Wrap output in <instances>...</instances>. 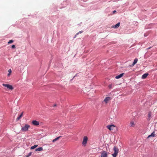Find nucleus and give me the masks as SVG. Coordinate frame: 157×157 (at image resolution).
<instances>
[{
	"instance_id": "obj_1",
	"label": "nucleus",
	"mask_w": 157,
	"mask_h": 157,
	"mask_svg": "<svg viewBox=\"0 0 157 157\" xmlns=\"http://www.w3.org/2000/svg\"><path fill=\"white\" fill-rule=\"evenodd\" d=\"M113 150L114 151V153L112 154L113 157H116L119 152V149L116 146H114Z\"/></svg>"
},
{
	"instance_id": "obj_2",
	"label": "nucleus",
	"mask_w": 157,
	"mask_h": 157,
	"mask_svg": "<svg viewBox=\"0 0 157 157\" xmlns=\"http://www.w3.org/2000/svg\"><path fill=\"white\" fill-rule=\"evenodd\" d=\"M30 127L29 125L25 124L24 127H22L21 130L24 132L27 131Z\"/></svg>"
},
{
	"instance_id": "obj_3",
	"label": "nucleus",
	"mask_w": 157,
	"mask_h": 157,
	"mask_svg": "<svg viewBox=\"0 0 157 157\" xmlns=\"http://www.w3.org/2000/svg\"><path fill=\"white\" fill-rule=\"evenodd\" d=\"M2 85L3 86L6 87L7 89H9V90H12L13 89V88L12 86L9 84L3 83L2 84Z\"/></svg>"
},
{
	"instance_id": "obj_4",
	"label": "nucleus",
	"mask_w": 157,
	"mask_h": 157,
	"mask_svg": "<svg viewBox=\"0 0 157 157\" xmlns=\"http://www.w3.org/2000/svg\"><path fill=\"white\" fill-rule=\"evenodd\" d=\"M88 138L86 136H85L83 137L82 141V144L83 146H86L87 143Z\"/></svg>"
},
{
	"instance_id": "obj_5",
	"label": "nucleus",
	"mask_w": 157,
	"mask_h": 157,
	"mask_svg": "<svg viewBox=\"0 0 157 157\" xmlns=\"http://www.w3.org/2000/svg\"><path fill=\"white\" fill-rule=\"evenodd\" d=\"M101 156L100 157H107L108 153L105 151H103L101 152Z\"/></svg>"
},
{
	"instance_id": "obj_6",
	"label": "nucleus",
	"mask_w": 157,
	"mask_h": 157,
	"mask_svg": "<svg viewBox=\"0 0 157 157\" xmlns=\"http://www.w3.org/2000/svg\"><path fill=\"white\" fill-rule=\"evenodd\" d=\"M106 127L107 128L109 129L111 131L114 129L115 127V126L113 125H107Z\"/></svg>"
},
{
	"instance_id": "obj_7",
	"label": "nucleus",
	"mask_w": 157,
	"mask_h": 157,
	"mask_svg": "<svg viewBox=\"0 0 157 157\" xmlns=\"http://www.w3.org/2000/svg\"><path fill=\"white\" fill-rule=\"evenodd\" d=\"M32 123L33 125L35 126H37L38 125H39V122L38 121H37L36 120L33 121Z\"/></svg>"
},
{
	"instance_id": "obj_8",
	"label": "nucleus",
	"mask_w": 157,
	"mask_h": 157,
	"mask_svg": "<svg viewBox=\"0 0 157 157\" xmlns=\"http://www.w3.org/2000/svg\"><path fill=\"white\" fill-rule=\"evenodd\" d=\"M110 100V98L109 97H106L104 100V101L106 104Z\"/></svg>"
},
{
	"instance_id": "obj_9",
	"label": "nucleus",
	"mask_w": 157,
	"mask_h": 157,
	"mask_svg": "<svg viewBox=\"0 0 157 157\" xmlns=\"http://www.w3.org/2000/svg\"><path fill=\"white\" fill-rule=\"evenodd\" d=\"M124 74V73L120 74L118 75L117 76L115 77L116 79H118L122 77Z\"/></svg>"
},
{
	"instance_id": "obj_10",
	"label": "nucleus",
	"mask_w": 157,
	"mask_h": 157,
	"mask_svg": "<svg viewBox=\"0 0 157 157\" xmlns=\"http://www.w3.org/2000/svg\"><path fill=\"white\" fill-rule=\"evenodd\" d=\"M148 75V73H145L142 76V78L143 79H145Z\"/></svg>"
},
{
	"instance_id": "obj_11",
	"label": "nucleus",
	"mask_w": 157,
	"mask_h": 157,
	"mask_svg": "<svg viewBox=\"0 0 157 157\" xmlns=\"http://www.w3.org/2000/svg\"><path fill=\"white\" fill-rule=\"evenodd\" d=\"M120 22H118L116 25L113 26V27L114 28H118L120 25Z\"/></svg>"
},
{
	"instance_id": "obj_12",
	"label": "nucleus",
	"mask_w": 157,
	"mask_h": 157,
	"mask_svg": "<svg viewBox=\"0 0 157 157\" xmlns=\"http://www.w3.org/2000/svg\"><path fill=\"white\" fill-rule=\"evenodd\" d=\"M23 112H22L21 113V114H20V115L18 117H17V118L16 119V120L17 121H18L19 120H20V119L21 118V117L23 116Z\"/></svg>"
},
{
	"instance_id": "obj_13",
	"label": "nucleus",
	"mask_w": 157,
	"mask_h": 157,
	"mask_svg": "<svg viewBox=\"0 0 157 157\" xmlns=\"http://www.w3.org/2000/svg\"><path fill=\"white\" fill-rule=\"evenodd\" d=\"M155 132H154L152 133H151V135H149L147 137V138H148L151 136L154 137L155 136Z\"/></svg>"
},
{
	"instance_id": "obj_14",
	"label": "nucleus",
	"mask_w": 157,
	"mask_h": 157,
	"mask_svg": "<svg viewBox=\"0 0 157 157\" xmlns=\"http://www.w3.org/2000/svg\"><path fill=\"white\" fill-rule=\"evenodd\" d=\"M43 150V148L42 147H39L36 148L35 149L36 151H40Z\"/></svg>"
},
{
	"instance_id": "obj_15",
	"label": "nucleus",
	"mask_w": 157,
	"mask_h": 157,
	"mask_svg": "<svg viewBox=\"0 0 157 157\" xmlns=\"http://www.w3.org/2000/svg\"><path fill=\"white\" fill-rule=\"evenodd\" d=\"M61 136H59V137H57L56 138H55V139H53V140H52V142H55V141H57V140H59V139L60 137H61Z\"/></svg>"
},
{
	"instance_id": "obj_16",
	"label": "nucleus",
	"mask_w": 157,
	"mask_h": 157,
	"mask_svg": "<svg viewBox=\"0 0 157 157\" xmlns=\"http://www.w3.org/2000/svg\"><path fill=\"white\" fill-rule=\"evenodd\" d=\"M137 61H138V59L137 58L135 59L134 60V62L132 64L133 66L134 65L137 63Z\"/></svg>"
},
{
	"instance_id": "obj_17",
	"label": "nucleus",
	"mask_w": 157,
	"mask_h": 157,
	"mask_svg": "<svg viewBox=\"0 0 157 157\" xmlns=\"http://www.w3.org/2000/svg\"><path fill=\"white\" fill-rule=\"evenodd\" d=\"M130 125L131 127H134L135 126V124L133 121H132L130 122Z\"/></svg>"
},
{
	"instance_id": "obj_18",
	"label": "nucleus",
	"mask_w": 157,
	"mask_h": 157,
	"mask_svg": "<svg viewBox=\"0 0 157 157\" xmlns=\"http://www.w3.org/2000/svg\"><path fill=\"white\" fill-rule=\"evenodd\" d=\"M38 146V145H34L33 146L31 147V149H33L35 148L36 147H37Z\"/></svg>"
},
{
	"instance_id": "obj_19",
	"label": "nucleus",
	"mask_w": 157,
	"mask_h": 157,
	"mask_svg": "<svg viewBox=\"0 0 157 157\" xmlns=\"http://www.w3.org/2000/svg\"><path fill=\"white\" fill-rule=\"evenodd\" d=\"M8 72H9V74L8 75V76H9L10 75L11 73V72H12V71H11V69H10L9 70H8Z\"/></svg>"
},
{
	"instance_id": "obj_20",
	"label": "nucleus",
	"mask_w": 157,
	"mask_h": 157,
	"mask_svg": "<svg viewBox=\"0 0 157 157\" xmlns=\"http://www.w3.org/2000/svg\"><path fill=\"white\" fill-rule=\"evenodd\" d=\"M13 40H10L8 42V44H10L13 43Z\"/></svg>"
},
{
	"instance_id": "obj_21",
	"label": "nucleus",
	"mask_w": 157,
	"mask_h": 157,
	"mask_svg": "<svg viewBox=\"0 0 157 157\" xmlns=\"http://www.w3.org/2000/svg\"><path fill=\"white\" fill-rule=\"evenodd\" d=\"M151 112H149L148 114V117L149 118H150L151 117Z\"/></svg>"
},
{
	"instance_id": "obj_22",
	"label": "nucleus",
	"mask_w": 157,
	"mask_h": 157,
	"mask_svg": "<svg viewBox=\"0 0 157 157\" xmlns=\"http://www.w3.org/2000/svg\"><path fill=\"white\" fill-rule=\"evenodd\" d=\"M32 152H30L29 154L28 155H27L26 157H29L31 156L32 155Z\"/></svg>"
},
{
	"instance_id": "obj_23",
	"label": "nucleus",
	"mask_w": 157,
	"mask_h": 157,
	"mask_svg": "<svg viewBox=\"0 0 157 157\" xmlns=\"http://www.w3.org/2000/svg\"><path fill=\"white\" fill-rule=\"evenodd\" d=\"M109 88V89H111L112 88V84H110L108 86Z\"/></svg>"
},
{
	"instance_id": "obj_24",
	"label": "nucleus",
	"mask_w": 157,
	"mask_h": 157,
	"mask_svg": "<svg viewBox=\"0 0 157 157\" xmlns=\"http://www.w3.org/2000/svg\"><path fill=\"white\" fill-rule=\"evenodd\" d=\"M79 33H77L76 35H75V36L74 37V38H75L76 36L78 35L79 34Z\"/></svg>"
},
{
	"instance_id": "obj_25",
	"label": "nucleus",
	"mask_w": 157,
	"mask_h": 157,
	"mask_svg": "<svg viewBox=\"0 0 157 157\" xmlns=\"http://www.w3.org/2000/svg\"><path fill=\"white\" fill-rule=\"evenodd\" d=\"M11 47L12 48H15V45H12Z\"/></svg>"
},
{
	"instance_id": "obj_26",
	"label": "nucleus",
	"mask_w": 157,
	"mask_h": 157,
	"mask_svg": "<svg viewBox=\"0 0 157 157\" xmlns=\"http://www.w3.org/2000/svg\"><path fill=\"white\" fill-rule=\"evenodd\" d=\"M83 32V31H81L79 32V33H82Z\"/></svg>"
},
{
	"instance_id": "obj_27",
	"label": "nucleus",
	"mask_w": 157,
	"mask_h": 157,
	"mask_svg": "<svg viewBox=\"0 0 157 157\" xmlns=\"http://www.w3.org/2000/svg\"><path fill=\"white\" fill-rule=\"evenodd\" d=\"M151 48V47H149L148 48H147V49H149Z\"/></svg>"
},
{
	"instance_id": "obj_28",
	"label": "nucleus",
	"mask_w": 157,
	"mask_h": 157,
	"mask_svg": "<svg viewBox=\"0 0 157 157\" xmlns=\"http://www.w3.org/2000/svg\"><path fill=\"white\" fill-rule=\"evenodd\" d=\"M113 13H115L116 12V10H114V11H113Z\"/></svg>"
},
{
	"instance_id": "obj_29",
	"label": "nucleus",
	"mask_w": 157,
	"mask_h": 157,
	"mask_svg": "<svg viewBox=\"0 0 157 157\" xmlns=\"http://www.w3.org/2000/svg\"><path fill=\"white\" fill-rule=\"evenodd\" d=\"M54 106H56V105H54Z\"/></svg>"
}]
</instances>
